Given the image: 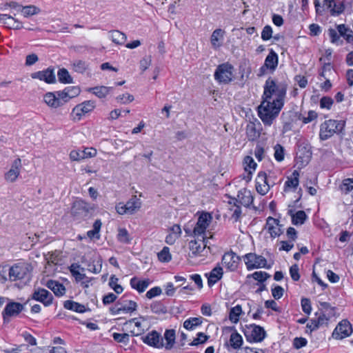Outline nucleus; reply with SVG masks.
I'll return each instance as SVG.
<instances>
[{"mask_svg": "<svg viewBox=\"0 0 353 353\" xmlns=\"http://www.w3.org/2000/svg\"><path fill=\"white\" fill-rule=\"evenodd\" d=\"M286 90L268 79L265 81L263 101L258 108L259 117L265 125H271L284 104Z\"/></svg>", "mask_w": 353, "mask_h": 353, "instance_id": "f257e3e1", "label": "nucleus"}, {"mask_svg": "<svg viewBox=\"0 0 353 353\" xmlns=\"http://www.w3.org/2000/svg\"><path fill=\"white\" fill-rule=\"evenodd\" d=\"M345 126V121L326 120L320 125L319 138L321 140L325 141L331 138L335 134H341L343 131Z\"/></svg>", "mask_w": 353, "mask_h": 353, "instance_id": "f03ea898", "label": "nucleus"}, {"mask_svg": "<svg viewBox=\"0 0 353 353\" xmlns=\"http://www.w3.org/2000/svg\"><path fill=\"white\" fill-rule=\"evenodd\" d=\"M212 216L210 213L202 212L199 214L197 222L192 230L193 237L202 238L206 237V230L212 221Z\"/></svg>", "mask_w": 353, "mask_h": 353, "instance_id": "7ed1b4c3", "label": "nucleus"}, {"mask_svg": "<svg viewBox=\"0 0 353 353\" xmlns=\"http://www.w3.org/2000/svg\"><path fill=\"white\" fill-rule=\"evenodd\" d=\"M190 250L189 256L190 257H196L199 256H205L208 254L210 246L208 245V239L207 237L195 238L191 240L188 244Z\"/></svg>", "mask_w": 353, "mask_h": 353, "instance_id": "20e7f679", "label": "nucleus"}, {"mask_svg": "<svg viewBox=\"0 0 353 353\" xmlns=\"http://www.w3.org/2000/svg\"><path fill=\"white\" fill-rule=\"evenodd\" d=\"M234 67L225 63L219 65L214 72V79L220 83L228 84L234 79Z\"/></svg>", "mask_w": 353, "mask_h": 353, "instance_id": "39448f33", "label": "nucleus"}, {"mask_svg": "<svg viewBox=\"0 0 353 353\" xmlns=\"http://www.w3.org/2000/svg\"><path fill=\"white\" fill-rule=\"evenodd\" d=\"M43 101L49 107L53 108L63 105L66 102L65 89L54 92H47L43 96Z\"/></svg>", "mask_w": 353, "mask_h": 353, "instance_id": "423d86ee", "label": "nucleus"}, {"mask_svg": "<svg viewBox=\"0 0 353 353\" xmlns=\"http://www.w3.org/2000/svg\"><path fill=\"white\" fill-rule=\"evenodd\" d=\"M137 304L134 301L121 299L113 307H110V311L114 315L128 314L137 310Z\"/></svg>", "mask_w": 353, "mask_h": 353, "instance_id": "0eeeda50", "label": "nucleus"}, {"mask_svg": "<svg viewBox=\"0 0 353 353\" xmlns=\"http://www.w3.org/2000/svg\"><path fill=\"white\" fill-rule=\"evenodd\" d=\"M95 101H85L73 108L71 117L74 121H80L84 116L91 112L95 108Z\"/></svg>", "mask_w": 353, "mask_h": 353, "instance_id": "6e6552de", "label": "nucleus"}, {"mask_svg": "<svg viewBox=\"0 0 353 353\" xmlns=\"http://www.w3.org/2000/svg\"><path fill=\"white\" fill-rule=\"evenodd\" d=\"M274 184L275 182L271 181L270 176H268L265 172H259L256 179V190L259 194L265 195Z\"/></svg>", "mask_w": 353, "mask_h": 353, "instance_id": "1a4fd4ad", "label": "nucleus"}, {"mask_svg": "<svg viewBox=\"0 0 353 353\" xmlns=\"http://www.w3.org/2000/svg\"><path fill=\"white\" fill-rule=\"evenodd\" d=\"M245 265L248 270H253L257 268H270V265H267L266 259L261 255H257L254 253H249L245 254Z\"/></svg>", "mask_w": 353, "mask_h": 353, "instance_id": "9d476101", "label": "nucleus"}, {"mask_svg": "<svg viewBox=\"0 0 353 353\" xmlns=\"http://www.w3.org/2000/svg\"><path fill=\"white\" fill-rule=\"evenodd\" d=\"M30 274V266L27 263L15 264L9 270V278L11 281H17L25 279Z\"/></svg>", "mask_w": 353, "mask_h": 353, "instance_id": "9b49d317", "label": "nucleus"}, {"mask_svg": "<svg viewBox=\"0 0 353 353\" xmlns=\"http://www.w3.org/2000/svg\"><path fill=\"white\" fill-rule=\"evenodd\" d=\"M23 309L22 304L14 301L9 302L2 312L3 323H8L11 317L19 315Z\"/></svg>", "mask_w": 353, "mask_h": 353, "instance_id": "f8f14e48", "label": "nucleus"}, {"mask_svg": "<svg viewBox=\"0 0 353 353\" xmlns=\"http://www.w3.org/2000/svg\"><path fill=\"white\" fill-rule=\"evenodd\" d=\"M22 168L21 160L16 159L11 164L10 169L4 174V179L8 183H14L18 179Z\"/></svg>", "mask_w": 353, "mask_h": 353, "instance_id": "ddd939ff", "label": "nucleus"}, {"mask_svg": "<svg viewBox=\"0 0 353 353\" xmlns=\"http://www.w3.org/2000/svg\"><path fill=\"white\" fill-rule=\"evenodd\" d=\"M352 332L350 323L347 320L341 321L334 329L332 336L336 339H343Z\"/></svg>", "mask_w": 353, "mask_h": 353, "instance_id": "4468645a", "label": "nucleus"}, {"mask_svg": "<svg viewBox=\"0 0 353 353\" xmlns=\"http://www.w3.org/2000/svg\"><path fill=\"white\" fill-rule=\"evenodd\" d=\"M31 77L34 79L43 81L48 84L54 83L56 81L54 70L52 68H48L43 70L33 72L31 74Z\"/></svg>", "mask_w": 353, "mask_h": 353, "instance_id": "2eb2a0df", "label": "nucleus"}, {"mask_svg": "<svg viewBox=\"0 0 353 353\" xmlns=\"http://www.w3.org/2000/svg\"><path fill=\"white\" fill-rule=\"evenodd\" d=\"M265 229L272 238L279 236L283 233L279 221L271 216L267 219Z\"/></svg>", "mask_w": 353, "mask_h": 353, "instance_id": "dca6fc26", "label": "nucleus"}, {"mask_svg": "<svg viewBox=\"0 0 353 353\" xmlns=\"http://www.w3.org/2000/svg\"><path fill=\"white\" fill-rule=\"evenodd\" d=\"M161 335L156 331L149 332L143 339V342L156 348H161L164 343Z\"/></svg>", "mask_w": 353, "mask_h": 353, "instance_id": "f3484780", "label": "nucleus"}, {"mask_svg": "<svg viewBox=\"0 0 353 353\" xmlns=\"http://www.w3.org/2000/svg\"><path fill=\"white\" fill-rule=\"evenodd\" d=\"M243 163L245 173L243 174V179L245 180L246 182H249L252 179V175L255 171L257 165L253 158L250 156L245 157Z\"/></svg>", "mask_w": 353, "mask_h": 353, "instance_id": "a211bd4d", "label": "nucleus"}, {"mask_svg": "<svg viewBox=\"0 0 353 353\" xmlns=\"http://www.w3.org/2000/svg\"><path fill=\"white\" fill-rule=\"evenodd\" d=\"M238 263L239 257L233 252L225 253L222 257V264L231 271L237 268Z\"/></svg>", "mask_w": 353, "mask_h": 353, "instance_id": "6ab92c4d", "label": "nucleus"}, {"mask_svg": "<svg viewBox=\"0 0 353 353\" xmlns=\"http://www.w3.org/2000/svg\"><path fill=\"white\" fill-rule=\"evenodd\" d=\"M32 299L43 303L46 306L50 305L52 301V294L43 288L36 290L32 294Z\"/></svg>", "mask_w": 353, "mask_h": 353, "instance_id": "aec40b11", "label": "nucleus"}, {"mask_svg": "<svg viewBox=\"0 0 353 353\" xmlns=\"http://www.w3.org/2000/svg\"><path fill=\"white\" fill-rule=\"evenodd\" d=\"M333 0H315L314 5L316 12H321L320 8L324 9H330L332 14H339L343 12L341 7L335 9L332 8Z\"/></svg>", "mask_w": 353, "mask_h": 353, "instance_id": "412c9836", "label": "nucleus"}, {"mask_svg": "<svg viewBox=\"0 0 353 353\" xmlns=\"http://www.w3.org/2000/svg\"><path fill=\"white\" fill-rule=\"evenodd\" d=\"M225 34V32L221 28H217L212 32L210 43L213 49L217 50L222 46Z\"/></svg>", "mask_w": 353, "mask_h": 353, "instance_id": "4be33fe9", "label": "nucleus"}, {"mask_svg": "<svg viewBox=\"0 0 353 353\" xmlns=\"http://www.w3.org/2000/svg\"><path fill=\"white\" fill-rule=\"evenodd\" d=\"M250 332V338L254 342H261L262 341L266 335L265 331L264 329L256 325H250L248 327Z\"/></svg>", "mask_w": 353, "mask_h": 353, "instance_id": "5701e85b", "label": "nucleus"}, {"mask_svg": "<svg viewBox=\"0 0 353 353\" xmlns=\"http://www.w3.org/2000/svg\"><path fill=\"white\" fill-rule=\"evenodd\" d=\"M277 65L278 55L273 50H271L268 55L266 57L264 65L261 67V70L264 71L265 69H268L271 71H274L277 67Z\"/></svg>", "mask_w": 353, "mask_h": 353, "instance_id": "b1692460", "label": "nucleus"}, {"mask_svg": "<svg viewBox=\"0 0 353 353\" xmlns=\"http://www.w3.org/2000/svg\"><path fill=\"white\" fill-rule=\"evenodd\" d=\"M90 210L89 204L82 200L73 203L71 212L74 215H86Z\"/></svg>", "mask_w": 353, "mask_h": 353, "instance_id": "393cba45", "label": "nucleus"}, {"mask_svg": "<svg viewBox=\"0 0 353 353\" xmlns=\"http://www.w3.org/2000/svg\"><path fill=\"white\" fill-rule=\"evenodd\" d=\"M181 229L179 225H172L168 230V234L165 237V242L169 245H173L181 235Z\"/></svg>", "mask_w": 353, "mask_h": 353, "instance_id": "a878e982", "label": "nucleus"}, {"mask_svg": "<svg viewBox=\"0 0 353 353\" xmlns=\"http://www.w3.org/2000/svg\"><path fill=\"white\" fill-rule=\"evenodd\" d=\"M299 171L294 170L292 175L287 178L284 185V191L288 192L290 190H295L299 183Z\"/></svg>", "mask_w": 353, "mask_h": 353, "instance_id": "bb28decb", "label": "nucleus"}, {"mask_svg": "<svg viewBox=\"0 0 353 353\" xmlns=\"http://www.w3.org/2000/svg\"><path fill=\"white\" fill-rule=\"evenodd\" d=\"M239 202L245 207H249L253 203L254 197L250 190L243 188L238 192Z\"/></svg>", "mask_w": 353, "mask_h": 353, "instance_id": "cd10ccee", "label": "nucleus"}, {"mask_svg": "<svg viewBox=\"0 0 353 353\" xmlns=\"http://www.w3.org/2000/svg\"><path fill=\"white\" fill-rule=\"evenodd\" d=\"M223 268L220 265L213 268L209 274H206L208 276V283L210 286L214 285L223 276Z\"/></svg>", "mask_w": 353, "mask_h": 353, "instance_id": "c85d7f7f", "label": "nucleus"}, {"mask_svg": "<svg viewBox=\"0 0 353 353\" xmlns=\"http://www.w3.org/2000/svg\"><path fill=\"white\" fill-rule=\"evenodd\" d=\"M70 271L77 282H80L86 278L84 268L77 263H72L69 268Z\"/></svg>", "mask_w": 353, "mask_h": 353, "instance_id": "c756f323", "label": "nucleus"}, {"mask_svg": "<svg viewBox=\"0 0 353 353\" xmlns=\"http://www.w3.org/2000/svg\"><path fill=\"white\" fill-rule=\"evenodd\" d=\"M47 287L58 296H63L65 292V286L57 281H48L47 283Z\"/></svg>", "mask_w": 353, "mask_h": 353, "instance_id": "7c9ffc66", "label": "nucleus"}, {"mask_svg": "<svg viewBox=\"0 0 353 353\" xmlns=\"http://www.w3.org/2000/svg\"><path fill=\"white\" fill-rule=\"evenodd\" d=\"M150 281L148 279L140 280L137 277L130 279V285L139 292H144L148 287Z\"/></svg>", "mask_w": 353, "mask_h": 353, "instance_id": "2f4dec72", "label": "nucleus"}, {"mask_svg": "<svg viewBox=\"0 0 353 353\" xmlns=\"http://www.w3.org/2000/svg\"><path fill=\"white\" fill-rule=\"evenodd\" d=\"M108 37L117 45H123L127 40L126 35L119 30L110 31L108 32Z\"/></svg>", "mask_w": 353, "mask_h": 353, "instance_id": "473e14b6", "label": "nucleus"}, {"mask_svg": "<svg viewBox=\"0 0 353 353\" xmlns=\"http://www.w3.org/2000/svg\"><path fill=\"white\" fill-rule=\"evenodd\" d=\"M111 90V87L97 86L94 88H89L87 89V91L94 94L97 97L102 99L105 97Z\"/></svg>", "mask_w": 353, "mask_h": 353, "instance_id": "72a5a7b5", "label": "nucleus"}, {"mask_svg": "<svg viewBox=\"0 0 353 353\" xmlns=\"http://www.w3.org/2000/svg\"><path fill=\"white\" fill-rule=\"evenodd\" d=\"M246 134L250 141H254L260 136L259 130L256 124L254 122H250L246 126Z\"/></svg>", "mask_w": 353, "mask_h": 353, "instance_id": "f704fd0d", "label": "nucleus"}, {"mask_svg": "<svg viewBox=\"0 0 353 353\" xmlns=\"http://www.w3.org/2000/svg\"><path fill=\"white\" fill-rule=\"evenodd\" d=\"M141 202L140 199L134 196L125 203V209L128 211V214H132L141 208Z\"/></svg>", "mask_w": 353, "mask_h": 353, "instance_id": "c9c22d12", "label": "nucleus"}, {"mask_svg": "<svg viewBox=\"0 0 353 353\" xmlns=\"http://www.w3.org/2000/svg\"><path fill=\"white\" fill-rule=\"evenodd\" d=\"M164 339L166 342L163 347L166 350H170L175 341V331L174 330H167L164 334Z\"/></svg>", "mask_w": 353, "mask_h": 353, "instance_id": "e433bc0d", "label": "nucleus"}, {"mask_svg": "<svg viewBox=\"0 0 353 353\" xmlns=\"http://www.w3.org/2000/svg\"><path fill=\"white\" fill-rule=\"evenodd\" d=\"M202 322V317L190 318L184 321L183 327L188 330H194L196 326L201 325Z\"/></svg>", "mask_w": 353, "mask_h": 353, "instance_id": "4c0bfd02", "label": "nucleus"}, {"mask_svg": "<svg viewBox=\"0 0 353 353\" xmlns=\"http://www.w3.org/2000/svg\"><path fill=\"white\" fill-rule=\"evenodd\" d=\"M243 343L242 336L236 332H233L230 338L229 344L233 349L239 348Z\"/></svg>", "mask_w": 353, "mask_h": 353, "instance_id": "58836bf2", "label": "nucleus"}, {"mask_svg": "<svg viewBox=\"0 0 353 353\" xmlns=\"http://www.w3.org/2000/svg\"><path fill=\"white\" fill-rule=\"evenodd\" d=\"M101 225V221L99 219L96 220L93 224V229L88 231V236L90 239H99L100 238L99 232Z\"/></svg>", "mask_w": 353, "mask_h": 353, "instance_id": "ea45409f", "label": "nucleus"}, {"mask_svg": "<svg viewBox=\"0 0 353 353\" xmlns=\"http://www.w3.org/2000/svg\"><path fill=\"white\" fill-rule=\"evenodd\" d=\"M292 221L294 225H302L307 219L305 212L303 210H299L295 214H291Z\"/></svg>", "mask_w": 353, "mask_h": 353, "instance_id": "a19ab883", "label": "nucleus"}, {"mask_svg": "<svg viewBox=\"0 0 353 353\" xmlns=\"http://www.w3.org/2000/svg\"><path fill=\"white\" fill-rule=\"evenodd\" d=\"M241 312H242V308L240 305H237L233 307L232 308H231V310L230 311V315H229L230 320L234 323L238 322L239 316L241 314Z\"/></svg>", "mask_w": 353, "mask_h": 353, "instance_id": "79ce46f5", "label": "nucleus"}, {"mask_svg": "<svg viewBox=\"0 0 353 353\" xmlns=\"http://www.w3.org/2000/svg\"><path fill=\"white\" fill-rule=\"evenodd\" d=\"M39 9L34 6H22L21 13L25 17L36 14L39 12Z\"/></svg>", "mask_w": 353, "mask_h": 353, "instance_id": "37998d69", "label": "nucleus"}, {"mask_svg": "<svg viewBox=\"0 0 353 353\" xmlns=\"http://www.w3.org/2000/svg\"><path fill=\"white\" fill-rule=\"evenodd\" d=\"M341 191L347 194L353 190V178H347L343 181L342 184L340 186Z\"/></svg>", "mask_w": 353, "mask_h": 353, "instance_id": "c03bdc74", "label": "nucleus"}, {"mask_svg": "<svg viewBox=\"0 0 353 353\" xmlns=\"http://www.w3.org/2000/svg\"><path fill=\"white\" fill-rule=\"evenodd\" d=\"M158 259L160 261L166 263L172 259L170 249L168 247H164L162 250L158 253Z\"/></svg>", "mask_w": 353, "mask_h": 353, "instance_id": "a18cd8bd", "label": "nucleus"}, {"mask_svg": "<svg viewBox=\"0 0 353 353\" xmlns=\"http://www.w3.org/2000/svg\"><path fill=\"white\" fill-rule=\"evenodd\" d=\"M68 310H71L79 313H83L86 311L85 305L72 301H68Z\"/></svg>", "mask_w": 353, "mask_h": 353, "instance_id": "49530a36", "label": "nucleus"}, {"mask_svg": "<svg viewBox=\"0 0 353 353\" xmlns=\"http://www.w3.org/2000/svg\"><path fill=\"white\" fill-rule=\"evenodd\" d=\"M118 280V278L114 275L111 276L109 281V285L117 294H121L123 292V288L121 285L117 283Z\"/></svg>", "mask_w": 353, "mask_h": 353, "instance_id": "de8ad7c7", "label": "nucleus"}, {"mask_svg": "<svg viewBox=\"0 0 353 353\" xmlns=\"http://www.w3.org/2000/svg\"><path fill=\"white\" fill-rule=\"evenodd\" d=\"M270 276V274H268L267 272L259 271V272H255L252 274H249L248 276V278L252 277L254 280L262 283V282H264L265 281H266Z\"/></svg>", "mask_w": 353, "mask_h": 353, "instance_id": "09e8293b", "label": "nucleus"}, {"mask_svg": "<svg viewBox=\"0 0 353 353\" xmlns=\"http://www.w3.org/2000/svg\"><path fill=\"white\" fill-rule=\"evenodd\" d=\"M151 310L156 314H164L166 312V307L159 301H154L150 305Z\"/></svg>", "mask_w": 353, "mask_h": 353, "instance_id": "8fccbe9b", "label": "nucleus"}, {"mask_svg": "<svg viewBox=\"0 0 353 353\" xmlns=\"http://www.w3.org/2000/svg\"><path fill=\"white\" fill-rule=\"evenodd\" d=\"M102 264L100 259L95 260L88 265V270L92 273L98 274L101 271Z\"/></svg>", "mask_w": 353, "mask_h": 353, "instance_id": "3c124183", "label": "nucleus"}, {"mask_svg": "<svg viewBox=\"0 0 353 353\" xmlns=\"http://www.w3.org/2000/svg\"><path fill=\"white\" fill-rule=\"evenodd\" d=\"M274 158L275 159L281 162L284 159V148L280 144H276L274 148Z\"/></svg>", "mask_w": 353, "mask_h": 353, "instance_id": "603ef678", "label": "nucleus"}, {"mask_svg": "<svg viewBox=\"0 0 353 353\" xmlns=\"http://www.w3.org/2000/svg\"><path fill=\"white\" fill-rule=\"evenodd\" d=\"M118 240L123 243H130V239L128 236V231L124 229L121 228L119 230L118 235H117Z\"/></svg>", "mask_w": 353, "mask_h": 353, "instance_id": "864d4df0", "label": "nucleus"}, {"mask_svg": "<svg viewBox=\"0 0 353 353\" xmlns=\"http://www.w3.org/2000/svg\"><path fill=\"white\" fill-rule=\"evenodd\" d=\"M116 99L118 103L126 104L132 102L134 100V97L129 93H125L118 96Z\"/></svg>", "mask_w": 353, "mask_h": 353, "instance_id": "5fc2aeb1", "label": "nucleus"}, {"mask_svg": "<svg viewBox=\"0 0 353 353\" xmlns=\"http://www.w3.org/2000/svg\"><path fill=\"white\" fill-rule=\"evenodd\" d=\"M83 150H72L70 153V158L72 161H81L83 159Z\"/></svg>", "mask_w": 353, "mask_h": 353, "instance_id": "6e6d98bb", "label": "nucleus"}, {"mask_svg": "<svg viewBox=\"0 0 353 353\" xmlns=\"http://www.w3.org/2000/svg\"><path fill=\"white\" fill-rule=\"evenodd\" d=\"M112 336L116 341L119 343H128L129 341V334L126 333H114Z\"/></svg>", "mask_w": 353, "mask_h": 353, "instance_id": "4d7b16f0", "label": "nucleus"}, {"mask_svg": "<svg viewBox=\"0 0 353 353\" xmlns=\"http://www.w3.org/2000/svg\"><path fill=\"white\" fill-rule=\"evenodd\" d=\"M7 26L9 28H12L15 30H19L23 28L22 23L19 21L18 19L14 18L13 17L12 19H9Z\"/></svg>", "mask_w": 353, "mask_h": 353, "instance_id": "13d9d810", "label": "nucleus"}, {"mask_svg": "<svg viewBox=\"0 0 353 353\" xmlns=\"http://www.w3.org/2000/svg\"><path fill=\"white\" fill-rule=\"evenodd\" d=\"M301 307L304 313L310 314L312 312V306L310 299L307 298H303L301 299Z\"/></svg>", "mask_w": 353, "mask_h": 353, "instance_id": "bf43d9fd", "label": "nucleus"}, {"mask_svg": "<svg viewBox=\"0 0 353 353\" xmlns=\"http://www.w3.org/2000/svg\"><path fill=\"white\" fill-rule=\"evenodd\" d=\"M209 336L205 335L203 332H199L197 334V337L194 339V341L190 343L191 345H196L200 343H205L208 339Z\"/></svg>", "mask_w": 353, "mask_h": 353, "instance_id": "052dcab7", "label": "nucleus"}, {"mask_svg": "<svg viewBox=\"0 0 353 353\" xmlns=\"http://www.w3.org/2000/svg\"><path fill=\"white\" fill-rule=\"evenodd\" d=\"M290 274L293 281H297L300 279L299 267L296 264L293 265L290 268Z\"/></svg>", "mask_w": 353, "mask_h": 353, "instance_id": "680f3d73", "label": "nucleus"}, {"mask_svg": "<svg viewBox=\"0 0 353 353\" xmlns=\"http://www.w3.org/2000/svg\"><path fill=\"white\" fill-rule=\"evenodd\" d=\"M272 29L270 26H265L261 32V38L264 41L269 40L272 37Z\"/></svg>", "mask_w": 353, "mask_h": 353, "instance_id": "e2e57ef3", "label": "nucleus"}, {"mask_svg": "<svg viewBox=\"0 0 353 353\" xmlns=\"http://www.w3.org/2000/svg\"><path fill=\"white\" fill-rule=\"evenodd\" d=\"M152 59L151 57H146L142 59L140 61V69L144 72L151 65Z\"/></svg>", "mask_w": 353, "mask_h": 353, "instance_id": "0e129e2a", "label": "nucleus"}, {"mask_svg": "<svg viewBox=\"0 0 353 353\" xmlns=\"http://www.w3.org/2000/svg\"><path fill=\"white\" fill-rule=\"evenodd\" d=\"M283 288L279 285H277L272 289V294L275 299H281L283 295Z\"/></svg>", "mask_w": 353, "mask_h": 353, "instance_id": "69168bd1", "label": "nucleus"}, {"mask_svg": "<svg viewBox=\"0 0 353 353\" xmlns=\"http://www.w3.org/2000/svg\"><path fill=\"white\" fill-rule=\"evenodd\" d=\"M254 156L258 159V161H261L265 157V150L260 145H257L254 150Z\"/></svg>", "mask_w": 353, "mask_h": 353, "instance_id": "338daca9", "label": "nucleus"}, {"mask_svg": "<svg viewBox=\"0 0 353 353\" xmlns=\"http://www.w3.org/2000/svg\"><path fill=\"white\" fill-rule=\"evenodd\" d=\"M333 103V100L330 97H324L320 101V106L321 108L330 109Z\"/></svg>", "mask_w": 353, "mask_h": 353, "instance_id": "774afa93", "label": "nucleus"}]
</instances>
